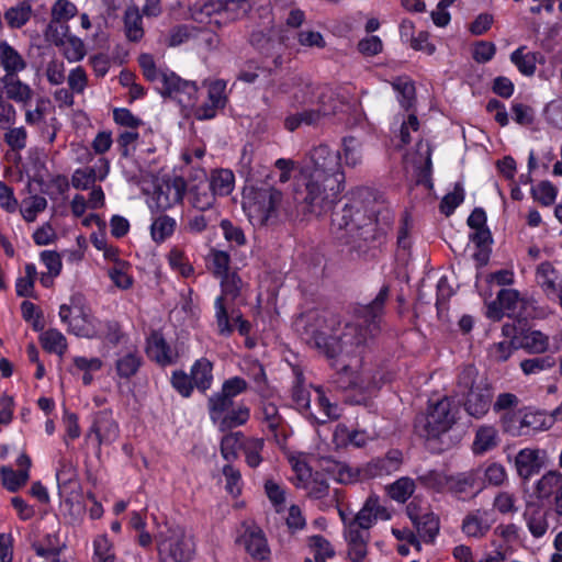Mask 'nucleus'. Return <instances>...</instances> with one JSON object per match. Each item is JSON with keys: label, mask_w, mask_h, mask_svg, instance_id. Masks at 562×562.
<instances>
[{"label": "nucleus", "mask_w": 562, "mask_h": 562, "mask_svg": "<svg viewBox=\"0 0 562 562\" xmlns=\"http://www.w3.org/2000/svg\"><path fill=\"white\" fill-rule=\"evenodd\" d=\"M387 299L389 286L384 285L370 303L356 307L353 322L345 324L342 328H335L338 322L330 316V333L325 329L314 333L316 347L328 359L335 360L337 372L334 383L337 387L353 390L355 370L350 359L360 356L363 348L381 333Z\"/></svg>", "instance_id": "1"}, {"label": "nucleus", "mask_w": 562, "mask_h": 562, "mask_svg": "<svg viewBox=\"0 0 562 562\" xmlns=\"http://www.w3.org/2000/svg\"><path fill=\"white\" fill-rule=\"evenodd\" d=\"M345 189L341 153L327 145L313 148L295 179L294 200L304 214L322 216Z\"/></svg>", "instance_id": "2"}, {"label": "nucleus", "mask_w": 562, "mask_h": 562, "mask_svg": "<svg viewBox=\"0 0 562 562\" xmlns=\"http://www.w3.org/2000/svg\"><path fill=\"white\" fill-rule=\"evenodd\" d=\"M336 204L337 202L333 206ZM330 210L333 235L357 250L385 236L394 222L391 207L381 203H376L370 214L362 212V204L359 201L346 202L340 207Z\"/></svg>", "instance_id": "3"}, {"label": "nucleus", "mask_w": 562, "mask_h": 562, "mask_svg": "<svg viewBox=\"0 0 562 562\" xmlns=\"http://www.w3.org/2000/svg\"><path fill=\"white\" fill-rule=\"evenodd\" d=\"M278 92L291 93L292 105L303 108L284 117V128L290 132L302 125H316L324 117L336 114L342 105L333 88L315 85L301 76L284 78L278 86Z\"/></svg>", "instance_id": "4"}, {"label": "nucleus", "mask_w": 562, "mask_h": 562, "mask_svg": "<svg viewBox=\"0 0 562 562\" xmlns=\"http://www.w3.org/2000/svg\"><path fill=\"white\" fill-rule=\"evenodd\" d=\"M283 202V193L270 186L252 188L245 195L244 207L249 217L259 225H272L278 222Z\"/></svg>", "instance_id": "5"}, {"label": "nucleus", "mask_w": 562, "mask_h": 562, "mask_svg": "<svg viewBox=\"0 0 562 562\" xmlns=\"http://www.w3.org/2000/svg\"><path fill=\"white\" fill-rule=\"evenodd\" d=\"M58 315L67 330L78 337L97 338L100 335L99 321L78 295L71 296L69 304H61Z\"/></svg>", "instance_id": "6"}, {"label": "nucleus", "mask_w": 562, "mask_h": 562, "mask_svg": "<svg viewBox=\"0 0 562 562\" xmlns=\"http://www.w3.org/2000/svg\"><path fill=\"white\" fill-rule=\"evenodd\" d=\"M456 423V413L452 409L451 401L443 397L435 404H430L425 416L416 420L415 427L420 436L437 438L447 432Z\"/></svg>", "instance_id": "7"}, {"label": "nucleus", "mask_w": 562, "mask_h": 562, "mask_svg": "<svg viewBox=\"0 0 562 562\" xmlns=\"http://www.w3.org/2000/svg\"><path fill=\"white\" fill-rule=\"evenodd\" d=\"M157 548L162 562H190L194 553L192 540L180 527L159 532Z\"/></svg>", "instance_id": "8"}, {"label": "nucleus", "mask_w": 562, "mask_h": 562, "mask_svg": "<svg viewBox=\"0 0 562 562\" xmlns=\"http://www.w3.org/2000/svg\"><path fill=\"white\" fill-rule=\"evenodd\" d=\"M403 463V454L400 450H390L384 457L374 458L353 473L352 469L345 467L339 471L341 482L357 479L369 480L390 475L400 470Z\"/></svg>", "instance_id": "9"}, {"label": "nucleus", "mask_w": 562, "mask_h": 562, "mask_svg": "<svg viewBox=\"0 0 562 562\" xmlns=\"http://www.w3.org/2000/svg\"><path fill=\"white\" fill-rule=\"evenodd\" d=\"M503 428L512 436H526L531 430L546 429V417L540 412L520 409L507 412L502 416Z\"/></svg>", "instance_id": "10"}, {"label": "nucleus", "mask_w": 562, "mask_h": 562, "mask_svg": "<svg viewBox=\"0 0 562 562\" xmlns=\"http://www.w3.org/2000/svg\"><path fill=\"white\" fill-rule=\"evenodd\" d=\"M341 519L346 529L366 530L376 522L378 519L387 520L391 518L389 510L380 504L376 495H370L364 502L362 508L358 512L353 519L347 522L344 513L340 512Z\"/></svg>", "instance_id": "11"}, {"label": "nucleus", "mask_w": 562, "mask_h": 562, "mask_svg": "<svg viewBox=\"0 0 562 562\" xmlns=\"http://www.w3.org/2000/svg\"><path fill=\"white\" fill-rule=\"evenodd\" d=\"M158 91L164 97L177 100L183 106H191L196 100L198 86L195 81L184 80L171 71L170 75L162 77Z\"/></svg>", "instance_id": "12"}, {"label": "nucleus", "mask_w": 562, "mask_h": 562, "mask_svg": "<svg viewBox=\"0 0 562 562\" xmlns=\"http://www.w3.org/2000/svg\"><path fill=\"white\" fill-rule=\"evenodd\" d=\"M187 190V183L182 177H173L165 180L155 188L150 209L166 211L180 203Z\"/></svg>", "instance_id": "13"}, {"label": "nucleus", "mask_w": 562, "mask_h": 562, "mask_svg": "<svg viewBox=\"0 0 562 562\" xmlns=\"http://www.w3.org/2000/svg\"><path fill=\"white\" fill-rule=\"evenodd\" d=\"M495 521L496 517L492 509H473L464 516L461 530L467 537L482 539L488 533Z\"/></svg>", "instance_id": "14"}, {"label": "nucleus", "mask_w": 562, "mask_h": 562, "mask_svg": "<svg viewBox=\"0 0 562 562\" xmlns=\"http://www.w3.org/2000/svg\"><path fill=\"white\" fill-rule=\"evenodd\" d=\"M463 403L467 413L475 418L483 417L490 409L492 403V389L486 379L481 378L477 387L467 392Z\"/></svg>", "instance_id": "15"}, {"label": "nucleus", "mask_w": 562, "mask_h": 562, "mask_svg": "<svg viewBox=\"0 0 562 562\" xmlns=\"http://www.w3.org/2000/svg\"><path fill=\"white\" fill-rule=\"evenodd\" d=\"M19 470L10 465L0 468V479L4 488L9 492H18L30 480L31 458L26 453H21L16 459Z\"/></svg>", "instance_id": "16"}, {"label": "nucleus", "mask_w": 562, "mask_h": 562, "mask_svg": "<svg viewBox=\"0 0 562 562\" xmlns=\"http://www.w3.org/2000/svg\"><path fill=\"white\" fill-rule=\"evenodd\" d=\"M479 485V472L470 470L454 475H449L447 491L458 499L467 501L476 496L481 488Z\"/></svg>", "instance_id": "17"}, {"label": "nucleus", "mask_w": 562, "mask_h": 562, "mask_svg": "<svg viewBox=\"0 0 562 562\" xmlns=\"http://www.w3.org/2000/svg\"><path fill=\"white\" fill-rule=\"evenodd\" d=\"M258 418L261 424L265 425L266 429L273 436L276 442H285L289 436V426L273 403H262Z\"/></svg>", "instance_id": "18"}, {"label": "nucleus", "mask_w": 562, "mask_h": 562, "mask_svg": "<svg viewBox=\"0 0 562 562\" xmlns=\"http://www.w3.org/2000/svg\"><path fill=\"white\" fill-rule=\"evenodd\" d=\"M199 182L189 184V201L191 205L201 211H213L216 195L209 184V178L203 169L198 170Z\"/></svg>", "instance_id": "19"}, {"label": "nucleus", "mask_w": 562, "mask_h": 562, "mask_svg": "<svg viewBox=\"0 0 562 562\" xmlns=\"http://www.w3.org/2000/svg\"><path fill=\"white\" fill-rule=\"evenodd\" d=\"M226 83L216 80L209 86L207 101L196 108L194 116L199 121L211 120L216 116L217 110L223 109L226 103Z\"/></svg>", "instance_id": "20"}, {"label": "nucleus", "mask_w": 562, "mask_h": 562, "mask_svg": "<svg viewBox=\"0 0 562 562\" xmlns=\"http://www.w3.org/2000/svg\"><path fill=\"white\" fill-rule=\"evenodd\" d=\"M536 283L549 301H555L558 292L562 288V274L549 261L537 266Z\"/></svg>", "instance_id": "21"}, {"label": "nucleus", "mask_w": 562, "mask_h": 562, "mask_svg": "<svg viewBox=\"0 0 562 562\" xmlns=\"http://www.w3.org/2000/svg\"><path fill=\"white\" fill-rule=\"evenodd\" d=\"M90 434H94L98 445L114 442L120 435V428L113 415L109 411L99 412L93 419Z\"/></svg>", "instance_id": "22"}, {"label": "nucleus", "mask_w": 562, "mask_h": 562, "mask_svg": "<svg viewBox=\"0 0 562 562\" xmlns=\"http://www.w3.org/2000/svg\"><path fill=\"white\" fill-rule=\"evenodd\" d=\"M248 8L247 0H207L202 8V13L224 14L227 21H235L243 18Z\"/></svg>", "instance_id": "23"}, {"label": "nucleus", "mask_w": 562, "mask_h": 562, "mask_svg": "<svg viewBox=\"0 0 562 562\" xmlns=\"http://www.w3.org/2000/svg\"><path fill=\"white\" fill-rule=\"evenodd\" d=\"M110 171V162L106 158H100L94 167H87L75 170L71 177V184L75 189L87 190L95 180H104Z\"/></svg>", "instance_id": "24"}, {"label": "nucleus", "mask_w": 562, "mask_h": 562, "mask_svg": "<svg viewBox=\"0 0 562 562\" xmlns=\"http://www.w3.org/2000/svg\"><path fill=\"white\" fill-rule=\"evenodd\" d=\"M246 551L255 559L265 560L269 548L262 530L256 525H248L240 537Z\"/></svg>", "instance_id": "25"}, {"label": "nucleus", "mask_w": 562, "mask_h": 562, "mask_svg": "<svg viewBox=\"0 0 562 562\" xmlns=\"http://www.w3.org/2000/svg\"><path fill=\"white\" fill-rule=\"evenodd\" d=\"M0 82H2L1 88L9 100L22 103L23 105H27L32 100L34 94L32 88L21 81L16 75H4L0 78Z\"/></svg>", "instance_id": "26"}, {"label": "nucleus", "mask_w": 562, "mask_h": 562, "mask_svg": "<svg viewBox=\"0 0 562 562\" xmlns=\"http://www.w3.org/2000/svg\"><path fill=\"white\" fill-rule=\"evenodd\" d=\"M539 454L540 450L530 448L521 449L517 453L515 458V465L517 473L521 479L528 480L540 472L542 461L540 460Z\"/></svg>", "instance_id": "27"}, {"label": "nucleus", "mask_w": 562, "mask_h": 562, "mask_svg": "<svg viewBox=\"0 0 562 562\" xmlns=\"http://www.w3.org/2000/svg\"><path fill=\"white\" fill-rule=\"evenodd\" d=\"M345 537L348 542V557L351 562H362L368 553L367 546L370 532L366 530L346 529Z\"/></svg>", "instance_id": "28"}, {"label": "nucleus", "mask_w": 562, "mask_h": 562, "mask_svg": "<svg viewBox=\"0 0 562 562\" xmlns=\"http://www.w3.org/2000/svg\"><path fill=\"white\" fill-rule=\"evenodd\" d=\"M143 363V358L139 351L133 347L117 355L115 361L116 373L122 379H130L134 376Z\"/></svg>", "instance_id": "29"}, {"label": "nucleus", "mask_w": 562, "mask_h": 562, "mask_svg": "<svg viewBox=\"0 0 562 562\" xmlns=\"http://www.w3.org/2000/svg\"><path fill=\"white\" fill-rule=\"evenodd\" d=\"M527 528L535 538H541L549 529L548 512L538 505L528 506L524 513Z\"/></svg>", "instance_id": "30"}, {"label": "nucleus", "mask_w": 562, "mask_h": 562, "mask_svg": "<svg viewBox=\"0 0 562 562\" xmlns=\"http://www.w3.org/2000/svg\"><path fill=\"white\" fill-rule=\"evenodd\" d=\"M33 15V7L29 0H22L8 8L3 13V19L10 29L19 30L23 27Z\"/></svg>", "instance_id": "31"}, {"label": "nucleus", "mask_w": 562, "mask_h": 562, "mask_svg": "<svg viewBox=\"0 0 562 562\" xmlns=\"http://www.w3.org/2000/svg\"><path fill=\"white\" fill-rule=\"evenodd\" d=\"M0 64L5 75L15 76L26 68V61L22 55L8 42H0Z\"/></svg>", "instance_id": "32"}, {"label": "nucleus", "mask_w": 562, "mask_h": 562, "mask_svg": "<svg viewBox=\"0 0 562 562\" xmlns=\"http://www.w3.org/2000/svg\"><path fill=\"white\" fill-rule=\"evenodd\" d=\"M147 355L150 359L155 360L161 366H168L175 361V352L166 342L162 336L158 334L151 335L148 339Z\"/></svg>", "instance_id": "33"}, {"label": "nucleus", "mask_w": 562, "mask_h": 562, "mask_svg": "<svg viewBox=\"0 0 562 562\" xmlns=\"http://www.w3.org/2000/svg\"><path fill=\"white\" fill-rule=\"evenodd\" d=\"M213 364L206 358L198 359L192 368L190 376L193 385L201 392H205L211 387L213 381Z\"/></svg>", "instance_id": "34"}, {"label": "nucleus", "mask_w": 562, "mask_h": 562, "mask_svg": "<svg viewBox=\"0 0 562 562\" xmlns=\"http://www.w3.org/2000/svg\"><path fill=\"white\" fill-rule=\"evenodd\" d=\"M418 537L425 542L434 541L439 531V521L432 513H424L422 516L412 517Z\"/></svg>", "instance_id": "35"}, {"label": "nucleus", "mask_w": 562, "mask_h": 562, "mask_svg": "<svg viewBox=\"0 0 562 562\" xmlns=\"http://www.w3.org/2000/svg\"><path fill=\"white\" fill-rule=\"evenodd\" d=\"M549 347V338L539 330L524 329L518 349H525L529 353H542Z\"/></svg>", "instance_id": "36"}, {"label": "nucleus", "mask_w": 562, "mask_h": 562, "mask_svg": "<svg viewBox=\"0 0 562 562\" xmlns=\"http://www.w3.org/2000/svg\"><path fill=\"white\" fill-rule=\"evenodd\" d=\"M124 27L130 41L137 42L144 36L143 15L137 5H130L124 13Z\"/></svg>", "instance_id": "37"}, {"label": "nucleus", "mask_w": 562, "mask_h": 562, "mask_svg": "<svg viewBox=\"0 0 562 562\" xmlns=\"http://www.w3.org/2000/svg\"><path fill=\"white\" fill-rule=\"evenodd\" d=\"M537 53L528 52L526 46H520L510 54V61L524 76H532L537 69Z\"/></svg>", "instance_id": "38"}, {"label": "nucleus", "mask_w": 562, "mask_h": 562, "mask_svg": "<svg viewBox=\"0 0 562 562\" xmlns=\"http://www.w3.org/2000/svg\"><path fill=\"white\" fill-rule=\"evenodd\" d=\"M40 340L42 347L50 353H56L63 357L67 351V339L61 331L56 328H49L45 330L41 336Z\"/></svg>", "instance_id": "39"}, {"label": "nucleus", "mask_w": 562, "mask_h": 562, "mask_svg": "<svg viewBox=\"0 0 562 562\" xmlns=\"http://www.w3.org/2000/svg\"><path fill=\"white\" fill-rule=\"evenodd\" d=\"M234 183L235 176L228 169L215 170L209 179V184L216 196L228 195L234 189Z\"/></svg>", "instance_id": "40"}, {"label": "nucleus", "mask_w": 562, "mask_h": 562, "mask_svg": "<svg viewBox=\"0 0 562 562\" xmlns=\"http://www.w3.org/2000/svg\"><path fill=\"white\" fill-rule=\"evenodd\" d=\"M562 486V473L558 470L547 472L536 484V493L539 498H549L558 493Z\"/></svg>", "instance_id": "41"}, {"label": "nucleus", "mask_w": 562, "mask_h": 562, "mask_svg": "<svg viewBox=\"0 0 562 562\" xmlns=\"http://www.w3.org/2000/svg\"><path fill=\"white\" fill-rule=\"evenodd\" d=\"M498 445L497 430L493 426H482L477 429L473 441V452L482 454Z\"/></svg>", "instance_id": "42"}, {"label": "nucleus", "mask_w": 562, "mask_h": 562, "mask_svg": "<svg viewBox=\"0 0 562 562\" xmlns=\"http://www.w3.org/2000/svg\"><path fill=\"white\" fill-rule=\"evenodd\" d=\"M334 438L337 442L361 448L367 445L370 436L364 430H350L346 425L338 424L334 432Z\"/></svg>", "instance_id": "43"}, {"label": "nucleus", "mask_w": 562, "mask_h": 562, "mask_svg": "<svg viewBox=\"0 0 562 562\" xmlns=\"http://www.w3.org/2000/svg\"><path fill=\"white\" fill-rule=\"evenodd\" d=\"M176 226L177 223L175 218L160 214L150 225V235L153 240L158 244L164 243L175 233Z\"/></svg>", "instance_id": "44"}, {"label": "nucleus", "mask_w": 562, "mask_h": 562, "mask_svg": "<svg viewBox=\"0 0 562 562\" xmlns=\"http://www.w3.org/2000/svg\"><path fill=\"white\" fill-rule=\"evenodd\" d=\"M393 89L397 92V100L403 109L411 110L415 104V86L407 77H397L392 82Z\"/></svg>", "instance_id": "45"}, {"label": "nucleus", "mask_w": 562, "mask_h": 562, "mask_svg": "<svg viewBox=\"0 0 562 562\" xmlns=\"http://www.w3.org/2000/svg\"><path fill=\"white\" fill-rule=\"evenodd\" d=\"M342 156L345 166L356 168L362 164V143L353 137L347 136L342 139Z\"/></svg>", "instance_id": "46"}, {"label": "nucleus", "mask_w": 562, "mask_h": 562, "mask_svg": "<svg viewBox=\"0 0 562 562\" xmlns=\"http://www.w3.org/2000/svg\"><path fill=\"white\" fill-rule=\"evenodd\" d=\"M233 400L222 392L213 394L207 402L210 418L214 424L223 419L224 415L233 407Z\"/></svg>", "instance_id": "47"}, {"label": "nucleus", "mask_w": 562, "mask_h": 562, "mask_svg": "<svg viewBox=\"0 0 562 562\" xmlns=\"http://www.w3.org/2000/svg\"><path fill=\"white\" fill-rule=\"evenodd\" d=\"M415 487L414 480L403 476L387 486V495L398 503H405L413 495Z\"/></svg>", "instance_id": "48"}, {"label": "nucleus", "mask_w": 562, "mask_h": 562, "mask_svg": "<svg viewBox=\"0 0 562 562\" xmlns=\"http://www.w3.org/2000/svg\"><path fill=\"white\" fill-rule=\"evenodd\" d=\"M138 64L142 68L143 75L145 78L156 85V89L158 90V86L162 83V77L170 75L171 71L161 70L156 67L155 60L149 54H142L138 57Z\"/></svg>", "instance_id": "49"}, {"label": "nucleus", "mask_w": 562, "mask_h": 562, "mask_svg": "<svg viewBox=\"0 0 562 562\" xmlns=\"http://www.w3.org/2000/svg\"><path fill=\"white\" fill-rule=\"evenodd\" d=\"M249 408L244 405H239L237 407H232L216 425L222 431H224L226 429L244 425L249 419Z\"/></svg>", "instance_id": "50"}, {"label": "nucleus", "mask_w": 562, "mask_h": 562, "mask_svg": "<svg viewBox=\"0 0 562 562\" xmlns=\"http://www.w3.org/2000/svg\"><path fill=\"white\" fill-rule=\"evenodd\" d=\"M315 391L317 393V404L321 408V415L311 413V417L318 424H325L328 419L338 418L340 416L338 406L329 402L322 387H315Z\"/></svg>", "instance_id": "51"}, {"label": "nucleus", "mask_w": 562, "mask_h": 562, "mask_svg": "<svg viewBox=\"0 0 562 562\" xmlns=\"http://www.w3.org/2000/svg\"><path fill=\"white\" fill-rule=\"evenodd\" d=\"M308 547L314 555L315 562H326L335 555V550L330 542L323 536L316 535L308 539Z\"/></svg>", "instance_id": "52"}, {"label": "nucleus", "mask_w": 562, "mask_h": 562, "mask_svg": "<svg viewBox=\"0 0 562 562\" xmlns=\"http://www.w3.org/2000/svg\"><path fill=\"white\" fill-rule=\"evenodd\" d=\"M243 434L240 431L225 435L221 441V454L227 461H233L238 456V450L243 448Z\"/></svg>", "instance_id": "53"}, {"label": "nucleus", "mask_w": 562, "mask_h": 562, "mask_svg": "<svg viewBox=\"0 0 562 562\" xmlns=\"http://www.w3.org/2000/svg\"><path fill=\"white\" fill-rule=\"evenodd\" d=\"M250 44L263 56H272V49L276 46L284 44V36H281L278 42L268 37L263 32L256 31L250 35Z\"/></svg>", "instance_id": "54"}, {"label": "nucleus", "mask_w": 562, "mask_h": 562, "mask_svg": "<svg viewBox=\"0 0 562 562\" xmlns=\"http://www.w3.org/2000/svg\"><path fill=\"white\" fill-rule=\"evenodd\" d=\"M207 260L209 269L216 278L229 272L231 257L226 251L211 249Z\"/></svg>", "instance_id": "55"}, {"label": "nucleus", "mask_w": 562, "mask_h": 562, "mask_svg": "<svg viewBox=\"0 0 562 562\" xmlns=\"http://www.w3.org/2000/svg\"><path fill=\"white\" fill-rule=\"evenodd\" d=\"M113 546L105 535L98 536L93 541V562H114Z\"/></svg>", "instance_id": "56"}, {"label": "nucleus", "mask_w": 562, "mask_h": 562, "mask_svg": "<svg viewBox=\"0 0 562 562\" xmlns=\"http://www.w3.org/2000/svg\"><path fill=\"white\" fill-rule=\"evenodd\" d=\"M263 447L265 441L261 438H249L244 441L243 450L246 462L250 468H257L261 463V451L263 450Z\"/></svg>", "instance_id": "57"}, {"label": "nucleus", "mask_w": 562, "mask_h": 562, "mask_svg": "<svg viewBox=\"0 0 562 562\" xmlns=\"http://www.w3.org/2000/svg\"><path fill=\"white\" fill-rule=\"evenodd\" d=\"M449 475L437 470H429L418 475L419 483L426 488H431L436 492H442L447 488Z\"/></svg>", "instance_id": "58"}, {"label": "nucleus", "mask_w": 562, "mask_h": 562, "mask_svg": "<svg viewBox=\"0 0 562 562\" xmlns=\"http://www.w3.org/2000/svg\"><path fill=\"white\" fill-rule=\"evenodd\" d=\"M555 364L554 358L551 356L525 359L520 362V369L526 375L538 374L542 371L551 369Z\"/></svg>", "instance_id": "59"}, {"label": "nucleus", "mask_w": 562, "mask_h": 562, "mask_svg": "<svg viewBox=\"0 0 562 562\" xmlns=\"http://www.w3.org/2000/svg\"><path fill=\"white\" fill-rule=\"evenodd\" d=\"M47 206V200L42 195H33L29 200H24L21 207L23 218L31 223L36 220L38 213L43 212Z\"/></svg>", "instance_id": "60"}, {"label": "nucleus", "mask_w": 562, "mask_h": 562, "mask_svg": "<svg viewBox=\"0 0 562 562\" xmlns=\"http://www.w3.org/2000/svg\"><path fill=\"white\" fill-rule=\"evenodd\" d=\"M479 372L474 366H465L462 368L458 375L457 387L461 394L472 391L477 387L479 384Z\"/></svg>", "instance_id": "61"}, {"label": "nucleus", "mask_w": 562, "mask_h": 562, "mask_svg": "<svg viewBox=\"0 0 562 562\" xmlns=\"http://www.w3.org/2000/svg\"><path fill=\"white\" fill-rule=\"evenodd\" d=\"M209 213H196L189 215L186 229L192 234H200L204 232L209 224L216 221L217 214L215 211H207Z\"/></svg>", "instance_id": "62"}, {"label": "nucleus", "mask_w": 562, "mask_h": 562, "mask_svg": "<svg viewBox=\"0 0 562 562\" xmlns=\"http://www.w3.org/2000/svg\"><path fill=\"white\" fill-rule=\"evenodd\" d=\"M68 32L69 26L67 24L50 19L45 31V37L48 42L59 47L69 36Z\"/></svg>", "instance_id": "63"}, {"label": "nucleus", "mask_w": 562, "mask_h": 562, "mask_svg": "<svg viewBox=\"0 0 562 562\" xmlns=\"http://www.w3.org/2000/svg\"><path fill=\"white\" fill-rule=\"evenodd\" d=\"M224 238L235 247H240L246 245L247 238L245 236L244 231L239 227L234 225L228 220H222L220 224Z\"/></svg>", "instance_id": "64"}]
</instances>
